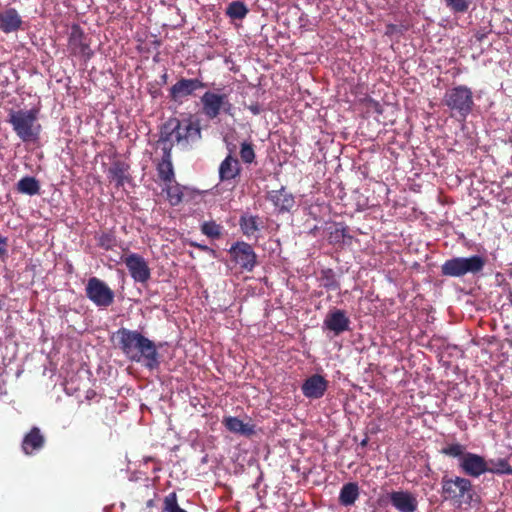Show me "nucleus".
I'll use <instances>...</instances> for the list:
<instances>
[{
  "label": "nucleus",
  "mask_w": 512,
  "mask_h": 512,
  "mask_svg": "<svg viewBox=\"0 0 512 512\" xmlns=\"http://www.w3.org/2000/svg\"><path fill=\"white\" fill-rule=\"evenodd\" d=\"M16 190L21 194L33 196L39 193L40 183L33 176H25L17 182Z\"/></svg>",
  "instance_id": "a878e982"
},
{
  "label": "nucleus",
  "mask_w": 512,
  "mask_h": 512,
  "mask_svg": "<svg viewBox=\"0 0 512 512\" xmlns=\"http://www.w3.org/2000/svg\"><path fill=\"white\" fill-rule=\"evenodd\" d=\"M68 50L71 55L88 61L94 55L90 48V38L84 33L78 24H73L68 36Z\"/></svg>",
  "instance_id": "6e6552de"
},
{
  "label": "nucleus",
  "mask_w": 512,
  "mask_h": 512,
  "mask_svg": "<svg viewBox=\"0 0 512 512\" xmlns=\"http://www.w3.org/2000/svg\"><path fill=\"white\" fill-rule=\"evenodd\" d=\"M201 232L209 238L219 239L223 234V226L215 221H205L201 225Z\"/></svg>",
  "instance_id": "473e14b6"
},
{
  "label": "nucleus",
  "mask_w": 512,
  "mask_h": 512,
  "mask_svg": "<svg viewBox=\"0 0 512 512\" xmlns=\"http://www.w3.org/2000/svg\"><path fill=\"white\" fill-rule=\"evenodd\" d=\"M441 486L444 499L451 501L458 508L466 510L479 502V497L475 493L471 481L467 478L444 476Z\"/></svg>",
  "instance_id": "7ed1b4c3"
},
{
  "label": "nucleus",
  "mask_w": 512,
  "mask_h": 512,
  "mask_svg": "<svg viewBox=\"0 0 512 512\" xmlns=\"http://www.w3.org/2000/svg\"><path fill=\"white\" fill-rule=\"evenodd\" d=\"M240 157L243 163L252 164L255 161L256 154L254 151V146L250 142L241 143L240 147Z\"/></svg>",
  "instance_id": "c9c22d12"
},
{
  "label": "nucleus",
  "mask_w": 512,
  "mask_h": 512,
  "mask_svg": "<svg viewBox=\"0 0 512 512\" xmlns=\"http://www.w3.org/2000/svg\"><path fill=\"white\" fill-rule=\"evenodd\" d=\"M396 33H401L399 26H397L395 24H387L386 25L385 35L392 36Z\"/></svg>",
  "instance_id": "58836bf2"
},
{
  "label": "nucleus",
  "mask_w": 512,
  "mask_h": 512,
  "mask_svg": "<svg viewBox=\"0 0 512 512\" xmlns=\"http://www.w3.org/2000/svg\"><path fill=\"white\" fill-rule=\"evenodd\" d=\"M240 230L247 238L255 236L263 227V221L260 216L245 213L239 219Z\"/></svg>",
  "instance_id": "412c9836"
},
{
  "label": "nucleus",
  "mask_w": 512,
  "mask_h": 512,
  "mask_svg": "<svg viewBox=\"0 0 512 512\" xmlns=\"http://www.w3.org/2000/svg\"><path fill=\"white\" fill-rule=\"evenodd\" d=\"M459 466L464 474L471 477H479L488 472V462L484 457L471 452H467L463 455L460 459Z\"/></svg>",
  "instance_id": "f8f14e48"
},
{
  "label": "nucleus",
  "mask_w": 512,
  "mask_h": 512,
  "mask_svg": "<svg viewBox=\"0 0 512 512\" xmlns=\"http://www.w3.org/2000/svg\"><path fill=\"white\" fill-rule=\"evenodd\" d=\"M167 80H168V75H167V73H164V74L161 76V81H162V83L166 84V83H167Z\"/></svg>",
  "instance_id": "a18cd8bd"
},
{
  "label": "nucleus",
  "mask_w": 512,
  "mask_h": 512,
  "mask_svg": "<svg viewBox=\"0 0 512 512\" xmlns=\"http://www.w3.org/2000/svg\"><path fill=\"white\" fill-rule=\"evenodd\" d=\"M446 8H448L454 14L466 13L473 0H443Z\"/></svg>",
  "instance_id": "72a5a7b5"
},
{
  "label": "nucleus",
  "mask_w": 512,
  "mask_h": 512,
  "mask_svg": "<svg viewBox=\"0 0 512 512\" xmlns=\"http://www.w3.org/2000/svg\"><path fill=\"white\" fill-rule=\"evenodd\" d=\"M118 346L133 362H145V366L150 369H156L160 365L159 353L155 343L145 337L137 330L120 328L116 332Z\"/></svg>",
  "instance_id": "f257e3e1"
},
{
  "label": "nucleus",
  "mask_w": 512,
  "mask_h": 512,
  "mask_svg": "<svg viewBox=\"0 0 512 512\" xmlns=\"http://www.w3.org/2000/svg\"><path fill=\"white\" fill-rule=\"evenodd\" d=\"M328 387V381L321 375L315 374L307 378L302 384V393L311 399L321 398Z\"/></svg>",
  "instance_id": "f3484780"
},
{
  "label": "nucleus",
  "mask_w": 512,
  "mask_h": 512,
  "mask_svg": "<svg viewBox=\"0 0 512 512\" xmlns=\"http://www.w3.org/2000/svg\"><path fill=\"white\" fill-rule=\"evenodd\" d=\"M249 10L244 2L232 1L226 8V14L231 19L242 20L246 17Z\"/></svg>",
  "instance_id": "7c9ffc66"
},
{
  "label": "nucleus",
  "mask_w": 512,
  "mask_h": 512,
  "mask_svg": "<svg viewBox=\"0 0 512 512\" xmlns=\"http://www.w3.org/2000/svg\"><path fill=\"white\" fill-rule=\"evenodd\" d=\"M486 264V259L481 255L462 257V277L466 274L476 275L480 273Z\"/></svg>",
  "instance_id": "b1692460"
},
{
  "label": "nucleus",
  "mask_w": 512,
  "mask_h": 512,
  "mask_svg": "<svg viewBox=\"0 0 512 512\" xmlns=\"http://www.w3.org/2000/svg\"><path fill=\"white\" fill-rule=\"evenodd\" d=\"M96 395V392L94 390H88L86 392V399L91 400Z\"/></svg>",
  "instance_id": "c03bdc74"
},
{
  "label": "nucleus",
  "mask_w": 512,
  "mask_h": 512,
  "mask_svg": "<svg viewBox=\"0 0 512 512\" xmlns=\"http://www.w3.org/2000/svg\"><path fill=\"white\" fill-rule=\"evenodd\" d=\"M207 87V83L200 78H180L169 89V97L174 102H182L183 99L194 96L195 92Z\"/></svg>",
  "instance_id": "9d476101"
},
{
  "label": "nucleus",
  "mask_w": 512,
  "mask_h": 512,
  "mask_svg": "<svg viewBox=\"0 0 512 512\" xmlns=\"http://www.w3.org/2000/svg\"><path fill=\"white\" fill-rule=\"evenodd\" d=\"M392 506L399 512H416L418 501L416 497L408 491H393L388 494Z\"/></svg>",
  "instance_id": "2eb2a0df"
},
{
  "label": "nucleus",
  "mask_w": 512,
  "mask_h": 512,
  "mask_svg": "<svg viewBox=\"0 0 512 512\" xmlns=\"http://www.w3.org/2000/svg\"><path fill=\"white\" fill-rule=\"evenodd\" d=\"M164 184H165L164 191L167 194V199H168L169 203L172 206L179 205L183 200L184 187L181 186L179 183H177L175 180H174V182H168V183H164Z\"/></svg>",
  "instance_id": "bb28decb"
},
{
  "label": "nucleus",
  "mask_w": 512,
  "mask_h": 512,
  "mask_svg": "<svg viewBox=\"0 0 512 512\" xmlns=\"http://www.w3.org/2000/svg\"><path fill=\"white\" fill-rule=\"evenodd\" d=\"M7 241L8 239L0 234V257L7 252Z\"/></svg>",
  "instance_id": "ea45409f"
},
{
  "label": "nucleus",
  "mask_w": 512,
  "mask_h": 512,
  "mask_svg": "<svg viewBox=\"0 0 512 512\" xmlns=\"http://www.w3.org/2000/svg\"><path fill=\"white\" fill-rule=\"evenodd\" d=\"M441 274L447 277H462V257L446 260L441 265Z\"/></svg>",
  "instance_id": "cd10ccee"
},
{
  "label": "nucleus",
  "mask_w": 512,
  "mask_h": 512,
  "mask_svg": "<svg viewBox=\"0 0 512 512\" xmlns=\"http://www.w3.org/2000/svg\"><path fill=\"white\" fill-rule=\"evenodd\" d=\"M37 114L38 111L35 109L10 111L8 122L23 142L37 139L40 128L39 125H35Z\"/></svg>",
  "instance_id": "423d86ee"
},
{
  "label": "nucleus",
  "mask_w": 512,
  "mask_h": 512,
  "mask_svg": "<svg viewBox=\"0 0 512 512\" xmlns=\"http://www.w3.org/2000/svg\"><path fill=\"white\" fill-rule=\"evenodd\" d=\"M359 497V487L357 483L349 482L342 486L339 494V502L344 506H350L355 503Z\"/></svg>",
  "instance_id": "393cba45"
},
{
  "label": "nucleus",
  "mask_w": 512,
  "mask_h": 512,
  "mask_svg": "<svg viewBox=\"0 0 512 512\" xmlns=\"http://www.w3.org/2000/svg\"><path fill=\"white\" fill-rule=\"evenodd\" d=\"M465 447L459 443H454L447 445L446 447L442 448L441 453L450 457H460V459L463 457Z\"/></svg>",
  "instance_id": "4c0bfd02"
},
{
  "label": "nucleus",
  "mask_w": 512,
  "mask_h": 512,
  "mask_svg": "<svg viewBox=\"0 0 512 512\" xmlns=\"http://www.w3.org/2000/svg\"><path fill=\"white\" fill-rule=\"evenodd\" d=\"M488 472L500 475H512V466L506 459L488 461Z\"/></svg>",
  "instance_id": "2f4dec72"
},
{
  "label": "nucleus",
  "mask_w": 512,
  "mask_h": 512,
  "mask_svg": "<svg viewBox=\"0 0 512 512\" xmlns=\"http://www.w3.org/2000/svg\"><path fill=\"white\" fill-rule=\"evenodd\" d=\"M191 246L196 247L199 250H201L203 252H206V253H214V250L212 248H210V247H208L207 245H204V244H200V243H197V242H192Z\"/></svg>",
  "instance_id": "a19ab883"
},
{
  "label": "nucleus",
  "mask_w": 512,
  "mask_h": 512,
  "mask_svg": "<svg viewBox=\"0 0 512 512\" xmlns=\"http://www.w3.org/2000/svg\"><path fill=\"white\" fill-rule=\"evenodd\" d=\"M266 199L270 201L279 213L291 211L295 205V198L292 193L282 186L278 190L267 192Z\"/></svg>",
  "instance_id": "4468645a"
},
{
  "label": "nucleus",
  "mask_w": 512,
  "mask_h": 512,
  "mask_svg": "<svg viewBox=\"0 0 512 512\" xmlns=\"http://www.w3.org/2000/svg\"><path fill=\"white\" fill-rule=\"evenodd\" d=\"M201 139L199 120L192 115L184 119L169 118L160 128L158 145H165L173 149L174 143L187 148L191 142Z\"/></svg>",
  "instance_id": "f03ea898"
},
{
  "label": "nucleus",
  "mask_w": 512,
  "mask_h": 512,
  "mask_svg": "<svg viewBox=\"0 0 512 512\" xmlns=\"http://www.w3.org/2000/svg\"><path fill=\"white\" fill-rule=\"evenodd\" d=\"M87 298L98 307H108L114 302L113 290L101 279L91 277L85 287Z\"/></svg>",
  "instance_id": "1a4fd4ad"
},
{
  "label": "nucleus",
  "mask_w": 512,
  "mask_h": 512,
  "mask_svg": "<svg viewBox=\"0 0 512 512\" xmlns=\"http://www.w3.org/2000/svg\"><path fill=\"white\" fill-rule=\"evenodd\" d=\"M202 113L210 120L216 119L221 113L233 116L234 106L224 89L207 90L200 97Z\"/></svg>",
  "instance_id": "39448f33"
},
{
  "label": "nucleus",
  "mask_w": 512,
  "mask_h": 512,
  "mask_svg": "<svg viewBox=\"0 0 512 512\" xmlns=\"http://www.w3.org/2000/svg\"><path fill=\"white\" fill-rule=\"evenodd\" d=\"M320 286L326 290L336 291L340 288V283L336 278L334 271L330 268L322 269L318 278Z\"/></svg>",
  "instance_id": "c756f323"
},
{
  "label": "nucleus",
  "mask_w": 512,
  "mask_h": 512,
  "mask_svg": "<svg viewBox=\"0 0 512 512\" xmlns=\"http://www.w3.org/2000/svg\"><path fill=\"white\" fill-rule=\"evenodd\" d=\"M231 261L242 271L251 272L257 265V254L245 241H236L228 249Z\"/></svg>",
  "instance_id": "0eeeda50"
},
{
  "label": "nucleus",
  "mask_w": 512,
  "mask_h": 512,
  "mask_svg": "<svg viewBox=\"0 0 512 512\" xmlns=\"http://www.w3.org/2000/svg\"><path fill=\"white\" fill-rule=\"evenodd\" d=\"M23 21L15 8H8L0 12V30L6 34L16 32L21 28Z\"/></svg>",
  "instance_id": "aec40b11"
},
{
  "label": "nucleus",
  "mask_w": 512,
  "mask_h": 512,
  "mask_svg": "<svg viewBox=\"0 0 512 512\" xmlns=\"http://www.w3.org/2000/svg\"><path fill=\"white\" fill-rule=\"evenodd\" d=\"M129 165L122 161H115L108 169V177L116 182L117 187H121L129 180Z\"/></svg>",
  "instance_id": "5701e85b"
},
{
  "label": "nucleus",
  "mask_w": 512,
  "mask_h": 512,
  "mask_svg": "<svg viewBox=\"0 0 512 512\" xmlns=\"http://www.w3.org/2000/svg\"><path fill=\"white\" fill-rule=\"evenodd\" d=\"M157 497V492L155 489L149 485H141L136 489L135 492V501L141 502L146 499V507L152 508L155 505L154 499Z\"/></svg>",
  "instance_id": "c85d7f7f"
},
{
  "label": "nucleus",
  "mask_w": 512,
  "mask_h": 512,
  "mask_svg": "<svg viewBox=\"0 0 512 512\" xmlns=\"http://www.w3.org/2000/svg\"><path fill=\"white\" fill-rule=\"evenodd\" d=\"M95 238L97 245L106 251L112 250L116 246V237L111 232H101Z\"/></svg>",
  "instance_id": "f704fd0d"
},
{
  "label": "nucleus",
  "mask_w": 512,
  "mask_h": 512,
  "mask_svg": "<svg viewBox=\"0 0 512 512\" xmlns=\"http://www.w3.org/2000/svg\"><path fill=\"white\" fill-rule=\"evenodd\" d=\"M123 262L135 282L145 283L150 279L151 270L141 255L131 253L123 259Z\"/></svg>",
  "instance_id": "9b49d317"
},
{
  "label": "nucleus",
  "mask_w": 512,
  "mask_h": 512,
  "mask_svg": "<svg viewBox=\"0 0 512 512\" xmlns=\"http://www.w3.org/2000/svg\"><path fill=\"white\" fill-rule=\"evenodd\" d=\"M474 36H475L477 41L482 42L485 39V37H486V33L485 32H481V31H477Z\"/></svg>",
  "instance_id": "37998d69"
},
{
  "label": "nucleus",
  "mask_w": 512,
  "mask_h": 512,
  "mask_svg": "<svg viewBox=\"0 0 512 512\" xmlns=\"http://www.w3.org/2000/svg\"><path fill=\"white\" fill-rule=\"evenodd\" d=\"M248 109L251 111V113L253 115H258L261 113V108H260L259 104H252V105L248 106Z\"/></svg>",
  "instance_id": "79ce46f5"
},
{
  "label": "nucleus",
  "mask_w": 512,
  "mask_h": 512,
  "mask_svg": "<svg viewBox=\"0 0 512 512\" xmlns=\"http://www.w3.org/2000/svg\"><path fill=\"white\" fill-rule=\"evenodd\" d=\"M240 162L231 153L228 154L219 166V179L221 182L235 180L241 174Z\"/></svg>",
  "instance_id": "6ab92c4d"
},
{
  "label": "nucleus",
  "mask_w": 512,
  "mask_h": 512,
  "mask_svg": "<svg viewBox=\"0 0 512 512\" xmlns=\"http://www.w3.org/2000/svg\"><path fill=\"white\" fill-rule=\"evenodd\" d=\"M45 443L46 438L44 434L39 427L34 426L24 435L21 442V450L25 455L31 456L43 449Z\"/></svg>",
  "instance_id": "ddd939ff"
},
{
  "label": "nucleus",
  "mask_w": 512,
  "mask_h": 512,
  "mask_svg": "<svg viewBox=\"0 0 512 512\" xmlns=\"http://www.w3.org/2000/svg\"><path fill=\"white\" fill-rule=\"evenodd\" d=\"M361 444L366 445V440H363Z\"/></svg>",
  "instance_id": "49530a36"
},
{
  "label": "nucleus",
  "mask_w": 512,
  "mask_h": 512,
  "mask_svg": "<svg viewBox=\"0 0 512 512\" xmlns=\"http://www.w3.org/2000/svg\"><path fill=\"white\" fill-rule=\"evenodd\" d=\"M159 146L162 151V157L156 166L158 178L163 183L174 182L175 172L172 163V148L165 145Z\"/></svg>",
  "instance_id": "dca6fc26"
},
{
  "label": "nucleus",
  "mask_w": 512,
  "mask_h": 512,
  "mask_svg": "<svg viewBox=\"0 0 512 512\" xmlns=\"http://www.w3.org/2000/svg\"><path fill=\"white\" fill-rule=\"evenodd\" d=\"M163 510L165 512H187L178 505L175 492H171L165 497Z\"/></svg>",
  "instance_id": "e433bc0d"
},
{
  "label": "nucleus",
  "mask_w": 512,
  "mask_h": 512,
  "mask_svg": "<svg viewBox=\"0 0 512 512\" xmlns=\"http://www.w3.org/2000/svg\"><path fill=\"white\" fill-rule=\"evenodd\" d=\"M349 324L350 320L346 316L345 311L340 309L330 311L324 320L325 328L334 332L335 335H340L344 331H347Z\"/></svg>",
  "instance_id": "a211bd4d"
},
{
  "label": "nucleus",
  "mask_w": 512,
  "mask_h": 512,
  "mask_svg": "<svg viewBox=\"0 0 512 512\" xmlns=\"http://www.w3.org/2000/svg\"><path fill=\"white\" fill-rule=\"evenodd\" d=\"M222 423L225 426V428L232 433L244 436H251L255 433L253 425L246 424L237 417H225Z\"/></svg>",
  "instance_id": "4be33fe9"
},
{
  "label": "nucleus",
  "mask_w": 512,
  "mask_h": 512,
  "mask_svg": "<svg viewBox=\"0 0 512 512\" xmlns=\"http://www.w3.org/2000/svg\"><path fill=\"white\" fill-rule=\"evenodd\" d=\"M443 103L451 110V116L464 121L473 110V92L465 85L455 86L445 92Z\"/></svg>",
  "instance_id": "20e7f679"
}]
</instances>
